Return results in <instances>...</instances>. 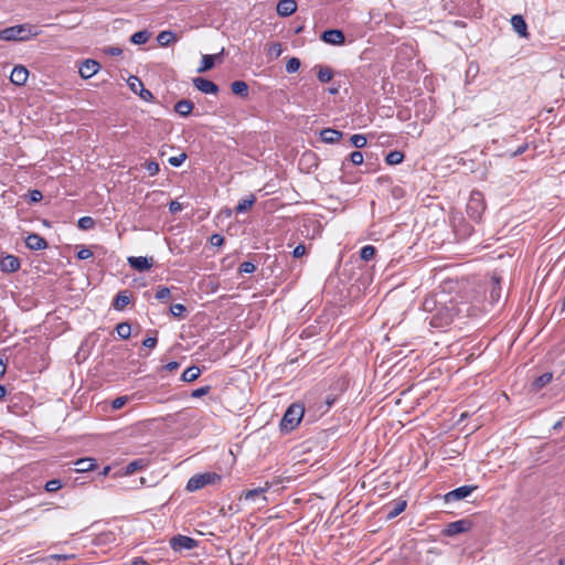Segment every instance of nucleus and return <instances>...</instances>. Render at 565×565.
<instances>
[{
    "label": "nucleus",
    "instance_id": "f257e3e1",
    "mask_svg": "<svg viewBox=\"0 0 565 565\" xmlns=\"http://www.w3.org/2000/svg\"><path fill=\"white\" fill-rule=\"evenodd\" d=\"M423 308L429 313V326L438 330L446 329L455 319L468 316L470 311V305L461 296H450L445 289L427 297Z\"/></svg>",
    "mask_w": 565,
    "mask_h": 565
},
{
    "label": "nucleus",
    "instance_id": "f03ea898",
    "mask_svg": "<svg viewBox=\"0 0 565 565\" xmlns=\"http://www.w3.org/2000/svg\"><path fill=\"white\" fill-rule=\"evenodd\" d=\"M42 33V30L33 24L23 23L6 28L0 31V40L3 41H29Z\"/></svg>",
    "mask_w": 565,
    "mask_h": 565
},
{
    "label": "nucleus",
    "instance_id": "7ed1b4c3",
    "mask_svg": "<svg viewBox=\"0 0 565 565\" xmlns=\"http://www.w3.org/2000/svg\"><path fill=\"white\" fill-rule=\"evenodd\" d=\"M303 413L305 409L300 404H291L280 420V429L287 433L294 430L301 422Z\"/></svg>",
    "mask_w": 565,
    "mask_h": 565
},
{
    "label": "nucleus",
    "instance_id": "20e7f679",
    "mask_svg": "<svg viewBox=\"0 0 565 565\" xmlns=\"http://www.w3.org/2000/svg\"><path fill=\"white\" fill-rule=\"evenodd\" d=\"M222 477L216 472H203L192 476L186 483L185 489L189 492L198 491L205 486L220 482Z\"/></svg>",
    "mask_w": 565,
    "mask_h": 565
},
{
    "label": "nucleus",
    "instance_id": "39448f33",
    "mask_svg": "<svg viewBox=\"0 0 565 565\" xmlns=\"http://www.w3.org/2000/svg\"><path fill=\"white\" fill-rule=\"evenodd\" d=\"M486 210L483 194L480 191H472L467 203V214L475 222H479Z\"/></svg>",
    "mask_w": 565,
    "mask_h": 565
},
{
    "label": "nucleus",
    "instance_id": "423d86ee",
    "mask_svg": "<svg viewBox=\"0 0 565 565\" xmlns=\"http://www.w3.org/2000/svg\"><path fill=\"white\" fill-rule=\"evenodd\" d=\"M472 527V521L469 519H461L447 524L444 533L447 536H454L460 533L470 531Z\"/></svg>",
    "mask_w": 565,
    "mask_h": 565
},
{
    "label": "nucleus",
    "instance_id": "0eeeda50",
    "mask_svg": "<svg viewBox=\"0 0 565 565\" xmlns=\"http://www.w3.org/2000/svg\"><path fill=\"white\" fill-rule=\"evenodd\" d=\"M198 545V542L185 535H175L170 539V546L174 552H181L183 550H192Z\"/></svg>",
    "mask_w": 565,
    "mask_h": 565
},
{
    "label": "nucleus",
    "instance_id": "6e6552de",
    "mask_svg": "<svg viewBox=\"0 0 565 565\" xmlns=\"http://www.w3.org/2000/svg\"><path fill=\"white\" fill-rule=\"evenodd\" d=\"M477 489V486H461L459 488H456L448 493L445 494V501L451 502V501H459L472 493Z\"/></svg>",
    "mask_w": 565,
    "mask_h": 565
},
{
    "label": "nucleus",
    "instance_id": "1a4fd4ad",
    "mask_svg": "<svg viewBox=\"0 0 565 565\" xmlns=\"http://www.w3.org/2000/svg\"><path fill=\"white\" fill-rule=\"evenodd\" d=\"M271 488V484L269 482H265V486L264 487H258V488H255V489H250V490H247V491H244L239 499L242 500H245V501H254L256 500L257 498H262V500L266 503L267 502V498L265 497V493Z\"/></svg>",
    "mask_w": 565,
    "mask_h": 565
},
{
    "label": "nucleus",
    "instance_id": "9d476101",
    "mask_svg": "<svg viewBox=\"0 0 565 565\" xmlns=\"http://www.w3.org/2000/svg\"><path fill=\"white\" fill-rule=\"evenodd\" d=\"M321 40L328 44L341 45L344 43L345 36L341 30L330 29V30H326L321 34Z\"/></svg>",
    "mask_w": 565,
    "mask_h": 565
},
{
    "label": "nucleus",
    "instance_id": "9b49d317",
    "mask_svg": "<svg viewBox=\"0 0 565 565\" xmlns=\"http://www.w3.org/2000/svg\"><path fill=\"white\" fill-rule=\"evenodd\" d=\"M193 85L203 94H216L218 92V86L204 77L193 78Z\"/></svg>",
    "mask_w": 565,
    "mask_h": 565
},
{
    "label": "nucleus",
    "instance_id": "f8f14e48",
    "mask_svg": "<svg viewBox=\"0 0 565 565\" xmlns=\"http://www.w3.org/2000/svg\"><path fill=\"white\" fill-rule=\"evenodd\" d=\"M100 70V64L95 61L87 58L79 66V74L83 78L87 79L94 76Z\"/></svg>",
    "mask_w": 565,
    "mask_h": 565
},
{
    "label": "nucleus",
    "instance_id": "ddd939ff",
    "mask_svg": "<svg viewBox=\"0 0 565 565\" xmlns=\"http://www.w3.org/2000/svg\"><path fill=\"white\" fill-rule=\"evenodd\" d=\"M20 259L14 255H6L0 260V267L3 273H15L20 269Z\"/></svg>",
    "mask_w": 565,
    "mask_h": 565
},
{
    "label": "nucleus",
    "instance_id": "4468645a",
    "mask_svg": "<svg viewBox=\"0 0 565 565\" xmlns=\"http://www.w3.org/2000/svg\"><path fill=\"white\" fill-rule=\"evenodd\" d=\"M24 242L26 247L31 250H42L47 247V242L45 238L36 233L29 234Z\"/></svg>",
    "mask_w": 565,
    "mask_h": 565
},
{
    "label": "nucleus",
    "instance_id": "2eb2a0df",
    "mask_svg": "<svg viewBox=\"0 0 565 565\" xmlns=\"http://www.w3.org/2000/svg\"><path fill=\"white\" fill-rule=\"evenodd\" d=\"M127 260L134 269L139 271H145L152 267V258H147L142 256H130Z\"/></svg>",
    "mask_w": 565,
    "mask_h": 565
},
{
    "label": "nucleus",
    "instance_id": "dca6fc26",
    "mask_svg": "<svg viewBox=\"0 0 565 565\" xmlns=\"http://www.w3.org/2000/svg\"><path fill=\"white\" fill-rule=\"evenodd\" d=\"M29 76V71L26 67L22 65H17L13 67L10 81L18 86L24 85Z\"/></svg>",
    "mask_w": 565,
    "mask_h": 565
},
{
    "label": "nucleus",
    "instance_id": "f3484780",
    "mask_svg": "<svg viewBox=\"0 0 565 565\" xmlns=\"http://www.w3.org/2000/svg\"><path fill=\"white\" fill-rule=\"evenodd\" d=\"M406 505L407 503L405 500L393 501L392 503L387 504L385 507V510L387 512L386 519L392 520L396 518L406 509Z\"/></svg>",
    "mask_w": 565,
    "mask_h": 565
},
{
    "label": "nucleus",
    "instance_id": "a211bd4d",
    "mask_svg": "<svg viewBox=\"0 0 565 565\" xmlns=\"http://www.w3.org/2000/svg\"><path fill=\"white\" fill-rule=\"evenodd\" d=\"M276 10L280 17H289L297 10V3L295 0H279Z\"/></svg>",
    "mask_w": 565,
    "mask_h": 565
},
{
    "label": "nucleus",
    "instance_id": "6ab92c4d",
    "mask_svg": "<svg viewBox=\"0 0 565 565\" xmlns=\"http://www.w3.org/2000/svg\"><path fill=\"white\" fill-rule=\"evenodd\" d=\"M342 136V131L332 128H324L320 131L321 140L330 145L338 142Z\"/></svg>",
    "mask_w": 565,
    "mask_h": 565
},
{
    "label": "nucleus",
    "instance_id": "aec40b11",
    "mask_svg": "<svg viewBox=\"0 0 565 565\" xmlns=\"http://www.w3.org/2000/svg\"><path fill=\"white\" fill-rule=\"evenodd\" d=\"M130 303V295L128 290L119 291L113 300V308L117 311H121L126 306Z\"/></svg>",
    "mask_w": 565,
    "mask_h": 565
},
{
    "label": "nucleus",
    "instance_id": "412c9836",
    "mask_svg": "<svg viewBox=\"0 0 565 565\" xmlns=\"http://www.w3.org/2000/svg\"><path fill=\"white\" fill-rule=\"evenodd\" d=\"M511 24L513 30L522 38H527V25L524 18L520 14H515L511 18Z\"/></svg>",
    "mask_w": 565,
    "mask_h": 565
},
{
    "label": "nucleus",
    "instance_id": "4be33fe9",
    "mask_svg": "<svg viewBox=\"0 0 565 565\" xmlns=\"http://www.w3.org/2000/svg\"><path fill=\"white\" fill-rule=\"evenodd\" d=\"M193 103L189 99H181L175 103L174 105V111L178 113L182 117H186L191 114L193 110Z\"/></svg>",
    "mask_w": 565,
    "mask_h": 565
},
{
    "label": "nucleus",
    "instance_id": "5701e85b",
    "mask_svg": "<svg viewBox=\"0 0 565 565\" xmlns=\"http://www.w3.org/2000/svg\"><path fill=\"white\" fill-rule=\"evenodd\" d=\"M75 466L77 472H87L94 470L97 463L94 458H82L75 461Z\"/></svg>",
    "mask_w": 565,
    "mask_h": 565
},
{
    "label": "nucleus",
    "instance_id": "b1692460",
    "mask_svg": "<svg viewBox=\"0 0 565 565\" xmlns=\"http://www.w3.org/2000/svg\"><path fill=\"white\" fill-rule=\"evenodd\" d=\"M222 54V52L220 54H215V55H211V54H205L202 56V60H201V64L198 68V72L199 73H203V72H206L209 70H211L214 64H215V60Z\"/></svg>",
    "mask_w": 565,
    "mask_h": 565
},
{
    "label": "nucleus",
    "instance_id": "393cba45",
    "mask_svg": "<svg viewBox=\"0 0 565 565\" xmlns=\"http://www.w3.org/2000/svg\"><path fill=\"white\" fill-rule=\"evenodd\" d=\"M553 379V374L551 372L543 373L539 377H536L532 383V390L539 392L544 386H546Z\"/></svg>",
    "mask_w": 565,
    "mask_h": 565
},
{
    "label": "nucleus",
    "instance_id": "a878e982",
    "mask_svg": "<svg viewBox=\"0 0 565 565\" xmlns=\"http://www.w3.org/2000/svg\"><path fill=\"white\" fill-rule=\"evenodd\" d=\"M255 201H256V198L253 194H250L247 198L241 199L238 201L237 205L235 206V212L237 214L245 213L254 205Z\"/></svg>",
    "mask_w": 565,
    "mask_h": 565
},
{
    "label": "nucleus",
    "instance_id": "bb28decb",
    "mask_svg": "<svg viewBox=\"0 0 565 565\" xmlns=\"http://www.w3.org/2000/svg\"><path fill=\"white\" fill-rule=\"evenodd\" d=\"M177 41V35L172 31H161L157 35V42L160 46H168L170 43H173Z\"/></svg>",
    "mask_w": 565,
    "mask_h": 565
},
{
    "label": "nucleus",
    "instance_id": "cd10ccee",
    "mask_svg": "<svg viewBox=\"0 0 565 565\" xmlns=\"http://www.w3.org/2000/svg\"><path fill=\"white\" fill-rule=\"evenodd\" d=\"M231 89H232L233 94L241 96V97H246L248 94V85L244 81L233 82L231 84Z\"/></svg>",
    "mask_w": 565,
    "mask_h": 565
},
{
    "label": "nucleus",
    "instance_id": "c85d7f7f",
    "mask_svg": "<svg viewBox=\"0 0 565 565\" xmlns=\"http://www.w3.org/2000/svg\"><path fill=\"white\" fill-rule=\"evenodd\" d=\"M201 375V370L195 366V365H192L190 367H188L181 375V380L183 382H193L195 381L199 376Z\"/></svg>",
    "mask_w": 565,
    "mask_h": 565
},
{
    "label": "nucleus",
    "instance_id": "c756f323",
    "mask_svg": "<svg viewBox=\"0 0 565 565\" xmlns=\"http://www.w3.org/2000/svg\"><path fill=\"white\" fill-rule=\"evenodd\" d=\"M492 289L490 290V298L497 302L501 297L500 277L493 275L491 277Z\"/></svg>",
    "mask_w": 565,
    "mask_h": 565
},
{
    "label": "nucleus",
    "instance_id": "7c9ffc66",
    "mask_svg": "<svg viewBox=\"0 0 565 565\" xmlns=\"http://www.w3.org/2000/svg\"><path fill=\"white\" fill-rule=\"evenodd\" d=\"M405 156L402 151L399 150H393L391 152H388L385 157V162L388 164V166H395V164H399L403 162Z\"/></svg>",
    "mask_w": 565,
    "mask_h": 565
},
{
    "label": "nucleus",
    "instance_id": "2f4dec72",
    "mask_svg": "<svg viewBox=\"0 0 565 565\" xmlns=\"http://www.w3.org/2000/svg\"><path fill=\"white\" fill-rule=\"evenodd\" d=\"M149 39H150V33L147 30H141V31L135 32L131 35L130 41H131V43H134L136 45H141V44L147 43Z\"/></svg>",
    "mask_w": 565,
    "mask_h": 565
},
{
    "label": "nucleus",
    "instance_id": "473e14b6",
    "mask_svg": "<svg viewBox=\"0 0 565 565\" xmlns=\"http://www.w3.org/2000/svg\"><path fill=\"white\" fill-rule=\"evenodd\" d=\"M317 68H318L317 77L321 83H328L332 79L333 72L331 68H329L327 66H317Z\"/></svg>",
    "mask_w": 565,
    "mask_h": 565
},
{
    "label": "nucleus",
    "instance_id": "72a5a7b5",
    "mask_svg": "<svg viewBox=\"0 0 565 565\" xmlns=\"http://www.w3.org/2000/svg\"><path fill=\"white\" fill-rule=\"evenodd\" d=\"M117 334L120 339L127 340L131 334V327L128 322H120L116 327Z\"/></svg>",
    "mask_w": 565,
    "mask_h": 565
},
{
    "label": "nucleus",
    "instance_id": "f704fd0d",
    "mask_svg": "<svg viewBox=\"0 0 565 565\" xmlns=\"http://www.w3.org/2000/svg\"><path fill=\"white\" fill-rule=\"evenodd\" d=\"M77 226L83 231L92 230L95 226V220L90 216H82L77 221Z\"/></svg>",
    "mask_w": 565,
    "mask_h": 565
},
{
    "label": "nucleus",
    "instance_id": "c9c22d12",
    "mask_svg": "<svg viewBox=\"0 0 565 565\" xmlns=\"http://www.w3.org/2000/svg\"><path fill=\"white\" fill-rule=\"evenodd\" d=\"M375 253H376V249L374 246L365 245L361 248L360 256H361V259L369 262L374 257Z\"/></svg>",
    "mask_w": 565,
    "mask_h": 565
},
{
    "label": "nucleus",
    "instance_id": "e433bc0d",
    "mask_svg": "<svg viewBox=\"0 0 565 565\" xmlns=\"http://www.w3.org/2000/svg\"><path fill=\"white\" fill-rule=\"evenodd\" d=\"M300 60L297 57H290L286 63L287 73H296L300 68Z\"/></svg>",
    "mask_w": 565,
    "mask_h": 565
},
{
    "label": "nucleus",
    "instance_id": "4c0bfd02",
    "mask_svg": "<svg viewBox=\"0 0 565 565\" xmlns=\"http://www.w3.org/2000/svg\"><path fill=\"white\" fill-rule=\"evenodd\" d=\"M350 140L352 146H354L358 149L365 147L367 142L366 137L361 134L353 135Z\"/></svg>",
    "mask_w": 565,
    "mask_h": 565
},
{
    "label": "nucleus",
    "instance_id": "58836bf2",
    "mask_svg": "<svg viewBox=\"0 0 565 565\" xmlns=\"http://www.w3.org/2000/svg\"><path fill=\"white\" fill-rule=\"evenodd\" d=\"M62 487H63L62 480H60V479H52V480H49L45 483L44 489L47 492H55V491L60 490Z\"/></svg>",
    "mask_w": 565,
    "mask_h": 565
},
{
    "label": "nucleus",
    "instance_id": "ea45409f",
    "mask_svg": "<svg viewBox=\"0 0 565 565\" xmlns=\"http://www.w3.org/2000/svg\"><path fill=\"white\" fill-rule=\"evenodd\" d=\"M185 311L186 308L182 303H175L170 307V312L173 317L181 318Z\"/></svg>",
    "mask_w": 565,
    "mask_h": 565
},
{
    "label": "nucleus",
    "instance_id": "a19ab883",
    "mask_svg": "<svg viewBox=\"0 0 565 565\" xmlns=\"http://www.w3.org/2000/svg\"><path fill=\"white\" fill-rule=\"evenodd\" d=\"M128 85L134 93H138L139 88L142 87V82L137 76H130L128 78Z\"/></svg>",
    "mask_w": 565,
    "mask_h": 565
},
{
    "label": "nucleus",
    "instance_id": "79ce46f5",
    "mask_svg": "<svg viewBox=\"0 0 565 565\" xmlns=\"http://www.w3.org/2000/svg\"><path fill=\"white\" fill-rule=\"evenodd\" d=\"M143 466V461L141 459L134 460L129 462L126 467V472L128 475L134 473L135 471L139 470Z\"/></svg>",
    "mask_w": 565,
    "mask_h": 565
},
{
    "label": "nucleus",
    "instance_id": "37998d69",
    "mask_svg": "<svg viewBox=\"0 0 565 565\" xmlns=\"http://www.w3.org/2000/svg\"><path fill=\"white\" fill-rule=\"evenodd\" d=\"M239 273L252 274L256 270V266L252 262H243L238 268Z\"/></svg>",
    "mask_w": 565,
    "mask_h": 565
},
{
    "label": "nucleus",
    "instance_id": "c03bdc74",
    "mask_svg": "<svg viewBox=\"0 0 565 565\" xmlns=\"http://www.w3.org/2000/svg\"><path fill=\"white\" fill-rule=\"evenodd\" d=\"M210 391H211V386L210 385H205V386L199 387V388L192 391L191 397L200 398V397L209 394Z\"/></svg>",
    "mask_w": 565,
    "mask_h": 565
},
{
    "label": "nucleus",
    "instance_id": "a18cd8bd",
    "mask_svg": "<svg viewBox=\"0 0 565 565\" xmlns=\"http://www.w3.org/2000/svg\"><path fill=\"white\" fill-rule=\"evenodd\" d=\"M171 295V291L168 287H159L156 292V298L160 301L168 299Z\"/></svg>",
    "mask_w": 565,
    "mask_h": 565
},
{
    "label": "nucleus",
    "instance_id": "49530a36",
    "mask_svg": "<svg viewBox=\"0 0 565 565\" xmlns=\"http://www.w3.org/2000/svg\"><path fill=\"white\" fill-rule=\"evenodd\" d=\"M185 159L186 154L182 152L179 156L170 157L168 161L172 167H180Z\"/></svg>",
    "mask_w": 565,
    "mask_h": 565
},
{
    "label": "nucleus",
    "instance_id": "de8ad7c7",
    "mask_svg": "<svg viewBox=\"0 0 565 565\" xmlns=\"http://www.w3.org/2000/svg\"><path fill=\"white\" fill-rule=\"evenodd\" d=\"M350 161L354 166H361L363 163V153L361 151H353L350 154Z\"/></svg>",
    "mask_w": 565,
    "mask_h": 565
},
{
    "label": "nucleus",
    "instance_id": "09e8293b",
    "mask_svg": "<svg viewBox=\"0 0 565 565\" xmlns=\"http://www.w3.org/2000/svg\"><path fill=\"white\" fill-rule=\"evenodd\" d=\"M146 170L149 173V175L153 177L158 174V172L160 171L159 163L156 161H149L146 164Z\"/></svg>",
    "mask_w": 565,
    "mask_h": 565
},
{
    "label": "nucleus",
    "instance_id": "8fccbe9b",
    "mask_svg": "<svg viewBox=\"0 0 565 565\" xmlns=\"http://www.w3.org/2000/svg\"><path fill=\"white\" fill-rule=\"evenodd\" d=\"M128 402V396H119L111 402L113 409H120Z\"/></svg>",
    "mask_w": 565,
    "mask_h": 565
},
{
    "label": "nucleus",
    "instance_id": "3c124183",
    "mask_svg": "<svg viewBox=\"0 0 565 565\" xmlns=\"http://www.w3.org/2000/svg\"><path fill=\"white\" fill-rule=\"evenodd\" d=\"M77 258L79 260H84V259H88L93 256V252L87 248V247H82L78 252H77Z\"/></svg>",
    "mask_w": 565,
    "mask_h": 565
},
{
    "label": "nucleus",
    "instance_id": "603ef678",
    "mask_svg": "<svg viewBox=\"0 0 565 565\" xmlns=\"http://www.w3.org/2000/svg\"><path fill=\"white\" fill-rule=\"evenodd\" d=\"M138 94L140 98L146 102H150L153 99V94L150 90L146 89L143 86L139 88Z\"/></svg>",
    "mask_w": 565,
    "mask_h": 565
},
{
    "label": "nucleus",
    "instance_id": "864d4df0",
    "mask_svg": "<svg viewBox=\"0 0 565 565\" xmlns=\"http://www.w3.org/2000/svg\"><path fill=\"white\" fill-rule=\"evenodd\" d=\"M210 243L213 246L220 247L224 244V237L221 234H213L210 237Z\"/></svg>",
    "mask_w": 565,
    "mask_h": 565
},
{
    "label": "nucleus",
    "instance_id": "5fc2aeb1",
    "mask_svg": "<svg viewBox=\"0 0 565 565\" xmlns=\"http://www.w3.org/2000/svg\"><path fill=\"white\" fill-rule=\"evenodd\" d=\"M306 252H307L306 246H305L303 244H299V245H297V246L294 248V250H292V256H294L295 258H300V257H302V256L306 254Z\"/></svg>",
    "mask_w": 565,
    "mask_h": 565
},
{
    "label": "nucleus",
    "instance_id": "6e6d98bb",
    "mask_svg": "<svg viewBox=\"0 0 565 565\" xmlns=\"http://www.w3.org/2000/svg\"><path fill=\"white\" fill-rule=\"evenodd\" d=\"M43 199V194L40 190H32L29 193V200L30 202H40Z\"/></svg>",
    "mask_w": 565,
    "mask_h": 565
},
{
    "label": "nucleus",
    "instance_id": "4d7b16f0",
    "mask_svg": "<svg viewBox=\"0 0 565 565\" xmlns=\"http://www.w3.org/2000/svg\"><path fill=\"white\" fill-rule=\"evenodd\" d=\"M158 343V339L156 337H148L143 340L142 345L149 349H153Z\"/></svg>",
    "mask_w": 565,
    "mask_h": 565
},
{
    "label": "nucleus",
    "instance_id": "13d9d810",
    "mask_svg": "<svg viewBox=\"0 0 565 565\" xmlns=\"http://www.w3.org/2000/svg\"><path fill=\"white\" fill-rule=\"evenodd\" d=\"M182 210V205L181 203H179L178 201H171L170 204H169V211L171 213H177L179 211Z\"/></svg>",
    "mask_w": 565,
    "mask_h": 565
},
{
    "label": "nucleus",
    "instance_id": "bf43d9fd",
    "mask_svg": "<svg viewBox=\"0 0 565 565\" xmlns=\"http://www.w3.org/2000/svg\"><path fill=\"white\" fill-rule=\"evenodd\" d=\"M106 52L111 56H119L122 54V50L117 46H110L106 50Z\"/></svg>",
    "mask_w": 565,
    "mask_h": 565
},
{
    "label": "nucleus",
    "instance_id": "052dcab7",
    "mask_svg": "<svg viewBox=\"0 0 565 565\" xmlns=\"http://www.w3.org/2000/svg\"><path fill=\"white\" fill-rule=\"evenodd\" d=\"M74 557L73 555H67V554H52L50 556L51 559H55V561H66V559H70Z\"/></svg>",
    "mask_w": 565,
    "mask_h": 565
},
{
    "label": "nucleus",
    "instance_id": "680f3d73",
    "mask_svg": "<svg viewBox=\"0 0 565 565\" xmlns=\"http://www.w3.org/2000/svg\"><path fill=\"white\" fill-rule=\"evenodd\" d=\"M180 366L179 362L177 361H171L169 363H167L163 369L167 370V371H174L177 370L178 367Z\"/></svg>",
    "mask_w": 565,
    "mask_h": 565
},
{
    "label": "nucleus",
    "instance_id": "e2e57ef3",
    "mask_svg": "<svg viewBox=\"0 0 565 565\" xmlns=\"http://www.w3.org/2000/svg\"><path fill=\"white\" fill-rule=\"evenodd\" d=\"M130 565H149V563L142 557H136L131 561Z\"/></svg>",
    "mask_w": 565,
    "mask_h": 565
},
{
    "label": "nucleus",
    "instance_id": "0e129e2a",
    "mask_svg": "<svg viewBox=\"0 0 565 565\" xmlns=\"http://www.w3.org/2000/svg\"><path fill=\"white\" fill-rule=\"evenodd\" d=\"M527 148V145L520 146L513 153L512 157L521 156Z\"/></svg>",
    "mask_w": 565,
    "mask_h": 565
},
{
    "label": "nucleus",
    "instance_id": "69168bd1",
    "mask_svg": "<svg viewBox=\"0 0 565 565\" xmlns=\"http://www.w3.org/2000/svg\"><path fill=\"white\" fill-rule=\"evenodd\" d=\"M271 51L276 52V54H280V44H274Z\"/></svg>",
    "mask_w": 565,
    "mask_h": 565
},
{
    "label": "nucleus",
    "instance_id": "338daca9",
    "mask_svg": "<svg viewBox=\"0 0 565 565\" xmlns=\"http://www.w3.org/2000/svg\"><path fill=\"white\" fill-rule=\"evenodd\" d=\"M7 394V390L3 385H0V399H2Z\"/></svg>",
    "mask_w": 565,
    "mask_h": 565
},
{
    "label": "nucleus",
    "instance_id": "774afa93",
    "mask_svg": "<svg viewBox=\"0 0 565 565\" xmlns=\"http://www.w3.org/2000/svg\"><path fill=\"white\" fill-rule=\"evenodd\" d=\"M328 92H329L331 95H335V94H338V93H339V88H338V87H330V88L328 89Z\"/></svg>",
    "mask_w": 565,
    "mask_h": 565
}]
</instances>
